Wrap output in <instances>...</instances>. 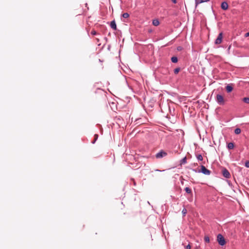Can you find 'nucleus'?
Instances as JSON below:
<instances>
[{
  "mask_svg": "<svg viewBox=\"0 0 249 249\" xmlns=\"http://www.w3.org/2000/svg\"><path fill=\"white\" fill-rule=\"evenodd\" d=\"M167 154L166 152L163 150H161L159 152L156 154V157L157 159H160L167 156Z\"/></svg>",
  "mask_w": 249,
  "mask_h": 249,
  "instance_id": "2",
  "label": "nucleus"
},
{
  "mask_svg": "<svg viewBox=\"0 0 249 249\" xmlns=\"http://www.w3.org/2000/svg\"><path fill=\"white\" fill-rule=\"evenodd\" d=\"M191 246L189 244L186 247V249H191Z\"/></svg>",
  "mask_w": 249,
  "mask_h": 249,
  "instance_id": "26",
  "label": "nucleus"
},
{
  "mask_svg": "<svg viewBox=\"0 0 249 249\" xmlns=\"http://www.w3.org/2000/svg\"><path fill=\"white\" fill-rule=\"evenodd\" d=\"M228 147L229 149H232L234 147V144L232 142H230L228 144Z\"/></svg>",
  "mask_w": 249,
  "mask_h": 249,
  "instance_id": "12",
  "label": "nucleus"
},
{
  "mask_svg": "<svg viewBox=\"0 0 249 249\" xmlns=\"http://www.w3.org/2000/svg\"><path fill=\"white\" fill-rule=\"evenodd\" d=\"M201 172L205 175H209L210 174V171L207 169L204 166H201Z\"/></svg>",
  "mask_w": 249,
  "mask_h": 249,
  "instance_id": "5",
  "label": "nucleus"
},
{
  "mask_svg": "<svg viewBox=\"0 0 249 249\" xmlns=\"http://www.w3.org/2000/svg\"><path fill=\"white\" fill-rule=\"evenodd\" d=\"M226 89L228 92H230L232 90L233 87L231 85H228L226 86Z\"/></svg>",
  "mask_w": 249,
  "mask_h": 249,
  "instance_id": "10",
  "label": "nucleus"
},
{
  "mask_svg": "<svg viewBox=\"0 0 249 249\" xmlns=\"http://www.w3.org/2000/svg\"><path fill=\"white\" fill-rule=\"evenodd\" d=\"M180 71V68H176L175 70H174V73L175 74H178L179 71Z\"/></svg>",
  "mask_w": 249,
  "mask_h": 249,
  "instance_id": "21",
  "label": "nucleus"
},
{
  "mask_svg": "<svg viewBox=\"0 0 249 249\" xmlns=\"http://www.w3.org/2000/svg\"><path fill=\"white\" fill-rule=\"evenodd\" d=\"M187 159L186 157H184L181 160V164H185L186 163Z\"/></svg>",
  "mask_w": 249,
  "mask_h": 249,
  "instance_id": "17",
  "label": "nucleus"
},
{
  "mask_svg": "<svg viewBox=\"0 0 249 249\" xmlns=\"http://www.w3.org/2000/svg\"><path fill=\"white\" fill-rule=\"evenodd\" d=\"M96 34V32L94 30H92L91 32V34L92 35H95Z\"/></svg>",
  "mask_w": 249,
  "mask_h": 249,
  "instance_id": "24",
  "label": "nucleus"
},
{
  "mask_svg": "<svg viewBox=\"0 0 249 249\" xmlns=\"http://www.w3.org/2000/svg\"><path fill=\"white\" fill-rule=\"evenodd\" d=\"M245 37H248V36H249V32L246 33V34H245Z\"/></svg>",
  "mask_w": 249,
  "mask_h": 249,
  "instance_id": "28",
  "label": "nucleus"
},
{
  "mask_svg": "<svg viewBox=\"0 0 249 249\" xmlns=\"http://www.w3.org/2000/svg\"><path fill=\"white\" fill-rule=\"evenodd\" d=\"M178 60V58L176 56H173L171 58V61L173 63H177Z\"/></svg>",
  "mask_w": 249,
  "mask_h": 249,
  "instance_id": "13",
  "label": "nucleus"
},
{
  "mask_svg": "<svg viewBox=\"0 0 249 249\" xmlns=\"http://www.w3.org/2000/svg\"><path fill=\"white\" fill-rule=\"evenodd\" d=\"M228 6H228V4L227 3V2H225V1L222 2L221 7L223 10H227L228 8Z\"/></svg>",
  "mask_w": 249,
  "mask_h": 249,
  "instance_id": "7",
  "label": "nucleus"
},
{
  "mask_svg": "<svg viewBox=\"0 0 249 249\" xmlns=\"http://www.w3.org/2000/svg\"><path fill=\"white\" fill-rule=\"evenodd\" d=\"M217 241L221 246H224L226 244V241L223 236L221 234H218L217 236Z\"/></svg>",
  "mask_w": 249,
  "mask_h": 249,
  "instance_id": "1",
  "label": "nucleus"
},
{
  "mask_svg": "<svg viewBox=\"0 0 249 249\" xmlns=\"http://www.w3.org/2000/svg\"><path fill=\"white\" fill-rule=\"evenodd\" d=\"M197 159L199 160H203V157H202V155H197Z\"/></svg>",
  "mask_w": 249,
  "mask_h": 249,
  "instance_id": "22",
  "label": "nucleus"
},
{
  "mask_svg": "<svg viewBox=\"0 0 249 249\" xmlns=\"http://www.w3.org/2000/svg\"><path fill=\"white\" fill-rule=\"evenodd\" d=\"M243 101L247 104H249V97H245L243 99Z\"/></svg>",
  "mask_w": 249,
  "mask_h": 249,
  "instance_id": "16",
  "label": "nucleus"
},
{
  "mask_svg": "<svg viewBox=\"0 0 249 249\" xmlns=\"http://www.w3.org/2000/svg\"><path fill=\"white\" fill-rule=\"evenodd\" d=\"M241 129L239 128H236L235 130H234V133L236 134H239L240 133H241Z\"/></svg>",
  "mask_w": 249,
  "mask_h": 249,
  "instance_id": "15",
  "label": "nucleus"
},
{
  "mask_svg": "<svg viewBox=\"0 0 249 249\" xmlns=\"http://www.w3.org/2000/svg\"><path fill=\"white\" fill-rule=\"evenodd\" d=\"M216 101L220 105H223L224 104V99L222 95L217 94L216 96Z\"/></svg>",
  "mask_w": 249,
  "mask_h": 249,
  "instance_id": "3",
  "label": "nucleus"
},
{
  "mask_svg": "<svg viewBox=\"0 0 249 249\" xmlns=\"http://www.w3.org/2000/svg\"><path fill=\"white\" fill-rule=\"evenodd\" d=\"M152 24L154 26H158L160 24V22L158 19H155L153 20Z\"/></svg>",
  "mask_w": 249,
  "mask_h": 249,
  "instance_id": "11",
  "label": "nucleus"
},
{
  "mask_svg": "<svg viewBox=\"0 0 249 249\" xmlns=\"http://www.w3.org/2000/svg\"><path fill=\"white\" fill-rule=\"evenodd\" d=\"M187 213V210L185 208H184L182 211V213L183 216H184L186 215Z\"/></svg>",
  "mask_w": 249,
  "mask_h": 249,
  "instance_id": "20",
  "label": "nucleus"
},
{
  "mask_svg": "<svg viewBox=\"0 0 249 249\" xmlns=\"http://www.w3.org/2000/svg\"><path fill=\"white\" fill-rule=\"evenodd\" d=\"M98 136L97 134H95L94 135V141L92 142V143H94L95 141L97 140V139H98Z\"/></svg>",
  "mask_w": 249,
  "mask_h": 249,
  "instance_id": "23",
  "label": "nucleus"
},
{
  "mask_svg": "<svg viewBox=\"0 0 249 249\" xmlns=\"http://www.w3.org/2000/svg\"><path fill=\"white\" fill-rule=\"evenodd\" d=\"M246 167L249 168V161H247L245 163Z\"/></svg>",
  "mask_w": 249,
  "mask_h": 249,
  "instance_id": "25",
  "label": "nucleus"
},
{
  "mask_svg": "<svg viewBox=\"0 0 249 249\" xmlns=\"http://www.w3.org/2000/svg\"><path fill=\"white\" fill-rule=\"evenodd\" d=\"M171 0L174 3H176L177 2L176 0Z\"/></svg>",
  "mask_w": 249,
  "mask_h": 249,
  "instance_id": "29",
  "label": "nucleus"
},
{
  "mask_svg": "<svg viewBox=\"0 0 249 249\" xmlns=\"http://www.w3.org/2000/svg\"><path fill=\"white\" fill-rule=\"evenodd\" d=\"M185 191L188 194H192V190L189 187H186L185 188Z\"/></svg>",
  "mask_w": 249,
  "mask_h": 249,
  "instance_id": "14",
  "label": "nucleus"
},
{
  "mask_svg": "<svg viewBox=\"0 0 249 249\" xmlns=\"http://www.w3.org/2000/svg\"><path fill=\"white\" fill-rule=\"evenodd\" d=\"M181 183L182 185H183L184 184V179L182 178V177H181Z\"/></svg>",
  "mask_w": 249,
  "mask_h": 249,
  "instance_id": "27",
  "label": "nucleus"
},
{
  "mask_svg": "<svg viewBox=\"0 0 249 249\" xmlns=\"http://www.w3.org/2000/svg\"><path fill=\"white\" fill-rule=\"evenodd\" d=\"M110 27L114 30H117V26L115 20H113L110 23Z\"/></svg>",
  "mask_w": 249,
  "mask_h": 249,
  "instance_id": "9",
  "label": "nucleus"
},
{
  "mask_svg": "<svg viewBox=\"0 0 249 249\" xmlns=\"http://www.w3.org/2000/svg\"><path fill=\"white\" fill-rule=\"evenodd\" d=\"M210 0H195L196 7L197 5L201 3L208 2Z\"/></svg>",
  "mask_w": 249,
  "mask_h": 249,
  "instance_id": "8",
  "label": "nucleus"
},
{
  "mask_svg": "<svg viewBox=\"0 0 249 249\" xmlns=\"http://www.w3.org/2000/svg\"><path fill=\"white\" fill-rule=\"evenodd\" d=\"M222 173L223 176L226 178H229L231 176L230 173L226 169L223 170Z\"/></svg>",
  "mask_w": 249,
  "mask_h": 249,
  "instance_id": "6",
  "label": "nucleus"
},
{
  "mask_svg": "<svg viewBox=\"0 0 249 249\" xmlns=\"http://www.w3.org/2000/svg\"><path fill=\"white\" fill-rule=\"evenodd\" d=\"M124 18H126L129 17V15L127 13H124L122 15Z\"/></svg>",
  "mask_w": 249,
  "mask_h": 249,
  "instance_id": "18",
  "label": "nucleus"
},
{
  "mask_svg": "<svg viewBox=\"0 0 249 249\" xmlns=\"http://www.w3.org/2000/svg\"><path fill=\"white\" fill-rule=\"evenodd\" d=\"M204 241L207 243L210 242V238L208 236H205L204 237Z\"/></svg>",
  "mask_w": 249,
  "mask_h": 249,
  "instance_id": "19",
  "label": "nucleus"
},
{
  "mask_svg": "<svg viewBox=\"0 0 249 249\" xmlns=\"http://www.w3.org/2000/svg\"><path fill=\"white\" fill-rule=\"evenodd\" d=\"M223 38V34L222 33H220L219 34L216 39L215 41V44H219L222 42Z\"/></svg>",
  "mask_w": 249,
  "mask_h": 249,
  "instance_id": "4",
  "label": "nucleus"
}]
</instances>
